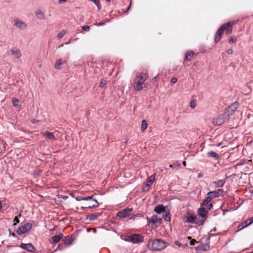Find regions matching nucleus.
<instances>
[{
    "label": "nucleus",
    "mask_w": 253,
    "mask_h": 253,
    "mask_svg": "<svg viewBox=\"0 0 253 253\" xmlns=\"http://www.w3.org/2000/svg\"><path fill=\"white\" fill-rule=\"evenodd\" d=\"M67 0H58V2L59 3H62L63 2H65Z\"/></svg>",
    "instance_id": "8fccbe9b"
},
{
    "label": "nucleus",
    "mask_w": 253,
    "mask_h": 253,
    "mask_svg": "<svg viewBox=\"0 0 253 253\" xmlns=\"http://www.w3.org/2000/svg\"><path fill=\"white\" fill-rule=\"evenodd\" d=\"M246 221L248 223V224L247 225H250L252 224L253 223V217L246 220Z\"/></svg>",
    "instance_id": "4c0bfd02"
},
{
    "label": "nucleus",
    "mask_w": 253,
    "mask_h": 253,
    "mask_svg": "<svg viewBox=\"0 0 253 253\" xmlns=\"http://www.w3.org/2000/svg\"><path fill=\"white\" fill-rule=\"evenodd\" d=\"M207 206V208H208V210H211L212 207V204L211 203L208 204Z\"/></svg>",
    "instance_id": "a18cd8bd"
},
{
    "label": "nucleus",
    "mask_w": 253,
    "mask_h": 253,
    "mask_svg": "<svg viewBox=\"0 0 253 253\" xmlns=\"http://www.w3.org/2000/svg\"><path fill=\"white\" fill-rule=\"evenodd\" d=\"M73 241V238L69 236H67L63 240L64 244L67 246L71 245L72 244Z\"/></svg>",
    "instance_id": "412c9836"
},
{
    "label": "nucleus",
    "mask_w": 253,
    "mask_h": 253,
    "mask_svg": "<svg viewBox=\"0 0 253 253\" xmlns=\"http://www.w3.org/2000/svg\"><path fill=\"white\" fill-rule=\"evenodd\" d=\"M94 25H97V26H101V25H103V23H98V24H94Z\"/></svg>",
    "instance_id": "864d4df0"
},
{
    "label": "nucleus",
    "mask_w": 253,
    "mask_h": 253,
    "mask_svg": "<svg viewBox=\"0 0 253 253\" xmlns=\"http://www.w3.org/2000/svg\"><path fill=\"white\" fill-rule=\"evenodd\" d=\"M38 122V121H36V120H33L32 121V122H33V123H35V122Z\"/></svg>",
    "instance_id": "13d9d810"
},
{
    "label": "nucleus",
    "mask_w": 253,
    "mask_h": 253,
    "mask_svg": "<svg viewBox=\"0 0 253 253\" xmlns=\"http://www.w3.org/2000/svg\"><path fill=\"white\" fill-rule=\"evenodd\" d=\"M194 52L192 51H187L185 55V60L190 61L194 55Z\"/></svg>",
    "instance_id": "5701e85b"
},
{
    "label": "nucleus",
    "mask_w": 253,
    "mask_h": 253,
    "mask_svg": "<svg viewBox=\"0 0 253 253\" xmlns=\"http://www.w3.org/2000/svg\"><path fill=\"white\" fill-rule=\"evenodd\" d=\"M220 191H210L207 195L212 199L213 198L216 197Z\"/></svg>",
    "instance_id": "4be33fe9"
},
{
    "label": "nucleus",
    "mask_w": 253,
    "mask_h": 253,
    "mask_svg": "<svg viewBox=\"0 0 253 253\" xmlns=\"http://www.w3.org/2000/svg\"><path fill=\"white\" fill-rule=\"evenodd\" d=\"M32 224L30 223H27L20 226L17 230V233L19 235L24 234L31 230Z\"/></svg>",
    "instance_id": "6e6552de"
},
{
    "label": "nucleus",
    "mask_w": 253,
    "mask_h": 253,
    "mask_svg": "<svg viewBox=\"0 0 253 253\" xmlns=\"http://www.w3.org/2000/svg\"><path fill=\"white\" fill-rule=\"evenodd\" d=\"M233 51L232 49H231V48H229V49H228L227 50V53H228V54H232V53H233Z\"/></svg>",
    "instance_id": "49530a36"
},
{
    "label": "nucleus",
    "mask_w": 253,
    "mask_h": 253,
    "mask_svg": "<svg viewBox=\"0 0 253 253\" xmlns=\"http://www.w3.org/2000/svg\"><path fill=\"white\" fill-rule=\"evenodd\" d=\"M63 62L61 59L58 60L55 65V68L56 69H60L61 66L62 65Z\"/></svg>",
    "instance_id": "a878e982"
},
{
    "label": "nucleus",
    "mask_w": 253,
    "mask_h": 253,
    "mask_svg": "<svg viewBox=\"0 0 253 253\" xmlns=\"http://www.w3.org/2000/svg\"><path fill=\"white\" fill-rule=\"evenodd\" d=\"M20 248L27 250L29 252H33L34 251V247L31 244H24L22 243L20 246Z\"/></svg>",
    "instance_id": "4468645a"
},
{
    "label": "nucleus",
    "mask_w": 253,
    "mask_h": 253,
    "mask_svg": "<svg viewBox=\"0 0 253 253\" xmlns=\"http://www.w3.org/2000/svg\"><path fill=\"white\" fill-rule=\"evenodd\" d=\"M131 3L130 2L129 6L128 7V8H127V9L126 10V12H127L128 11V10L129 9L130 6H131Z\"/></svg>",
    "instance_id": "5fc2aeb1"
},
{
    "label": "nucleus",
    "mask_w": 253,
    "mask_h": 253,
    "mask_svg": "<svg viewBox=\"0 0 253 253\" xmlns=\"http://www.w3.org/2000/svg\"><path fill=\"white\" fill-rule=\"evenodd\" d=\"M169 244L161 239H156L149 240L148 243V248L151 251H161L168 247Z\"/></svg>",
    "instance_id": "f257e3e1"
},
{
    "label": "nucleus",
    "mask_w": 253,
    "mask_h": 253,
    "mask_svg": "<svg viewBox=\"0 0 253 253\" xmlns=\"http://www.w3.org/2000/svg\"><path fill=\"white\" fill-rule=\"evenodd\" d=\"M63 46V44H62L61 45V46H60V47H62Z\"/></svg>",
    "instance_id": "0e129e2a"
},
{
    "label": "nucleus",
    "mask_w": 253,
    "mask_h": 253,
    "mask_svg": "<svg viewBox=\"0 0 253 253\" xmlns=\"http://www.w3.org/2000/svg\"><path fill=\"white\" fill-rule=\"evenodd\" d=\"M70 42V40L69 42H68L66 44H69Z\"/></svg>",
    "instance_id": "052dcab7"
},
{
    "label": "nucleus",
    "mask_w": 253,
    "mask_h": 253,
    "mask_svg": "<svg viewBox=\"0 0 253 253\" xmlns=\"http://www.w3.org/2000/svg\"><path fill=\"white\" fill-rule=\"evenodd\" d=\"M194 66H197V63H194Z\"/></svg>",
    "instance_id": "e2e57ef3"
},
{
    "label": "nucleus",
    "mask_w": 253,
    "mask_h": 253,
    "mask_svg": "<svg viewBox=\"0 0 253 253\" xmlns=\"http://www.w3.org/2000/svg\"><path fill=\"white\" fill-rule=\"evenodd\" d=\"M190 106L192 109L195 108L196 107V102L194 100L191 101L190 102Z\"/></svg>",
    "instance_id": "e433bc0d"
},
{
    "label": "nucleus",
    "mask_w": 253,
    "mask_h": 253,
    "mask_svg": "<svg viewBox=\"0 0 253 253\" xmlns=\"http://www.w3.org/2000/svg\"><path fill=\"white\" fill-rule=\"evenodd\" d=\"M224 183V181L222 180H219L217 182L215 183L216 187L219 188L222 187Z\"/></svg>",
    "instance_id": "2f4dec72"
},
{
    "label": "nucleus",
    "mask_w": 253,
    "mask_h": 253,
    "mask_svg": "<svg viewBox=\"0 0 253 253\" xmlns=\"http://www.w3.org/2000/svg\"><path fill=\"white\" fill-rule=\"evenodd\" d=\"M191 237H188V239H191Z\"/></svg>",
    "instance_id": "338daca9"
},
{
    "label": "nucleus",
    "mask_w": 253,
    "mask_h": 253,
    "mask_svg": "<svg viewBox=\"0 0 253 253\" xmlns=\"http://www.w3.org/2000/svg\"><path fill=\"white\" fill-rule=\"evenodd\" d=\"M125 240L133 244H139L144 241V238L140 234H134L126 236Z\"/></svg>",
    "instance_id": "7ed1b4c3"
},
{
    "label": "nucleus",
    "mask_w": 253,
    "mask_h": 253,
    "mask_svg": "<svg viewBox=\"0 0 253 253\" xmlns=\"http://www.w3.org/2000/svg\"><path fill=\"white\" fill-rule=\"evenodd\" d=\"M236 38L235 37H232L230 38L229 42L230 43H232V42L234 43V42H236Z\"/></svg>",
    "instance_id": "ea45409f"
},
{
    "label": "nucleus",
    "mask_w": 253,
    "mask_h": 253,
    "mask_svg": "<svg viewBox=\"0 0 253 253\" xmlns=\"http://www.w3.org/2000/svg\"><path fill=\"white\" fill-rule=\"evenodd\" d=\"M10 52L11 54L17 59L19 58L21 56L20 50L17 48H11L10 49Z\"/></svg>",
    "instance_id": "f3484780"
},
{
    "label": "nucleus",
    "mask_w": 253,
    "mask_h": 253,
    "mask_svg": "<svg viewBox=\"0 0 253 253\" xmlns=\"http://www.w3.org/2000/svg\"><path fill=\"white\" fill-rule=\"evenodd\" d=\"M136 78L138 80L134 85V88L136 90H140L143 88V84L144 81L147 79L148 75L147 74H136Z\"/></svg>",
    "instance_id": "f03ea898"
},
{
    "label": "nucleus",
    "mask_w": 253,
    "mask_h": 253,
    "mask_svg": "<svg viewBox=\"0 0 253 253\" xmlns=\"http://www.w3.org/2000/svg\"><path fill=\"white\" fill-rule=\"evenodd\" d=\"M238 21L230 22L223 24L221 27L223 31L225 30V33L227 35H230L232 32L233 26L237 23Z\"/></svg>",
    "instance_id": "0eeeda50"
},
{
    "label": "nucleus",
    "mask_w": 253,
    "mask_h": 253,
    "mask_svg": "<svg viewBox=\"0 0 253 253\" xmlns=\"http://www.w3.org/2000/svg\"><path fill=\"white\" fill-rule=\"evenodd\" d=\"M164 218L166 221H170V218L169 214L166 213V214L164 215Z\"/></svg>",
    "instance_id": "72a5a7b5"
},
{
    "label": "nucleus",
    "mask_w": 253,
    "mask_h": 253,
    "mask_svg": "<svg viewBox=\"0 0 253 253\" xmlns=\"http://www.w3.org/2000/svg\"><path fill=\"white\" fill-rule=\"evenodd\" d=\"M19 102V100L16 98H13L12 99V103L13 104V105L14 107H19V104H18Z\"/></svg>",
    "instance_id": "c85d7f7f"
},
{
    "label": "nucleus",
    "mask_w": 253,
    "mask_h": 253,
    "mask_svg": "<svg viewBox=\"0 0 253 253\" xmlns=\"http://www.w3.org/2000/svg\"><path fill=\"white\" fill-rule=\"evenodd\" d=\"M174 244L177 245V246L179 247H182L183 245L182 244H181L180 243H179L178 241H175L174 242Z\"/></svg>",
    "instance_id": "79ce46f5"
},
{
    "label": "nucleus",
    "mask_w": 253,
    "mask_h": 253,
    "mask_svg": "<svg viewBox=\"0 0 253 253\" xmlns=\"http://www.w3.org/2000/svg\"><path fill=\"white\" fill-rule=\"evenodd\" d=\"M209 248V245H207L206 246L201 245L197 248V250L200 249L202 251H206Z\"/></svg>",
    "instance_id": "7c9ffc66"
},
{
    "label": "nucleus",
    "mask_w": 253,
    "mask_h": 253,
    "mask_svg": "<svg viewBox=\"0 0 253 253\" xmlns=\"http://www.w3.org/2000/svg\"><path fill=\"white\" fill-rule=\"evenodd\" d=\"M91 196H88L87 197H84V198H80V197L77 198L78 200H91Z\"/></svg>",
    "instance_id": "c9c22d12"
},
{
    "label": "nucleus",
    "mask_w": 253,
    "mask_h": 253,
    "mask_svg": "<svg viewBox=\"0 0 253 253\" xmlns=\"http://www.w3.org/2000/svg\"><path fill=\"white\" fill-rule=\"evenodd\" d=\"M41 133L46 138L52 140H55V137L54 136L53 134L49 131H46L45 132H42Z\"/></svg>",
    "instance_id": "dca6fc26"
},
{
    "label": "nucleus",
    "mask_w": 253,
    "mask_h": 253,
    "mask_svg": "<svg viewBox=\"0 0 253 253\" xmlns=\"http://www.w3.org/2000/svg\"><path fill=\"white\" fill-rule=\"evenodd\" d=\"M252 193L253 194V191H252Z\"/></svg>",
    "instance_id": "774afa93"
},
{
    "label": "nucleus",
    "mask_w": 253,
    "mask_h": 253,
    "mask_svg": "<svg viewBox=\"0 0 253 253\" xmlns=\"http://www.w3.org/2000/svg\"><path fill=\"white\" fill-rule=\"evenodd\" d=\"M82 28L84 30L86 31H88L89 30V29H90V27H89V26H87V25L82 26Z\"/></svg>",
    "instance_id": "58836bf2"
},
{
    "label": "nucleus",
    "mask_w": 253,
    "mask_h": 253,
    "mask_svg": "<svg viewBox=\"0 0 253 253\" xmlns=\"http://www.w3.org/2000/svg\"><path fill=\"white\" fill-rule=\"evenodd\" d=\"M148 226L151 228H157L162 223V219L157 215L152 216L150 219L148 218Z\"/></svg>",
    "instance_id": "423d86ee"
},
{
    "label": "nucleus",
    "mask_w": 253,
    "mask_h": 253,
    "mask_svg": "<svg viewBox=\"0 0 253 253\" xmlns=\"http://www.w3.org/2000/svg\"><path fill=\"white\" fill-rule=\"evenodd\" d=\"M182 164H183V165L184 166H186V163H185V161H183V162H182Z\"/></svg>",
    "instance_id": "4d7b16f0"
},
{
    "label": "nucleus",
    "mask_w": 253,
    "mask_h": 253,
    "mask_svg": "<svg viewBox=\"0 0 253 253\" xmlns=\"http://www.w3.org/2000/svg\"><path fill=\"white\" fill-rule=\"evenodd\" d=\"M90 200L92 203L88 205V208H94L98 206V203L96 200H92L91 198Z\"/></svg>",
    "instance_id": "393cba45"
},
{
    "label": "nucleus",
    "mask_w": 253,
    "mask_h": 253,
    "mask_svg": "<svg viewBox=\"0 0 253 253\" xmlns=\"http://www.w3.org/2000/svg\"><path fill=\"white\" fill-rule=\"evenodd\" d=\"M197 212L198 215L202 218L201 220L205 221L207 217L208 211L205 208H201L198 210Z\"/></svg>",
    "instance_id": "9b49d317"
},
{
    "label": "nucleus",
    "mask_w": 253,
    "mask_h": 253,
    "mask_svg": "<svg viewBox=\"0 0 253 253\" xmlns=\"http://www.w3.org/2000/svg\"><path fill=\"white\" fill-rule=\"evenodd\" d=\"M243 228H244V226H242L241 224L239 225V226H238L239 230H242Z\"/></svg>",
    "instance_id": "09e8293b"
},
{
    "label": "nucleus",
    "mask_w": 253,
    "mask_h": 253,
    "mask_svg": "<svg viewBox=\"0 0 253 253\" xmlns=\"http://www.w3.org/2000/svg\"><path fill=\"white\" fill-rule=\"evenodd\" d=\"M207 154L209 157L214 158L216 160H218L219 158V155L213 151L209 152Z\"/></svg>",
    "instance_id": "b1692460"
},
{
    "label": "nucleus",
    "mask_w": 253,
    "mask_h": 253,
    "mask_svg": "<svg viewBox=\"0 0 253 253\" xmlns=\"http://www.w3.org/2000/svg\"><path fill=\"white\" fill-rule=\"evenodd\" d=\"M198 178H201L203 176V174L201 173H199L198 174Z\"/></svg>",
    "instance_id": "3c124183"
},
{
    "label": "nucleus",
    "mask_w": 253,
    "mask_h": 253,
    "mask_svg": "<svg viewBox=\"0 0 253 253\" xmlns=\"http://www.w3.org/2000/svg\"><path fill=\"white\" fill-rule=\"evenodd\" d=\"M216 231V228L215 227H214L211 231V232H212V231H213V232H215Z\"/></svg>",
    "instance_id": "6e6d98bb"
},
{
    "label": "nucleus",
    "mask_w": 253,
    "mask_h": 253,
    "mask_svg": "<svg viewBox=\"0 0 253 253\" xmlns=\"http://www.w3.org/2000/svg\"><path fill=\"white\" fill-rule=\"evenodd\" d=\"M211 199L208 195H207V197L203 202V205L205 206H207L211 202Z\"/></svg>",
    "instance_id": "bb28decb"
},
{
    "label": "nucleus",
    "mask_w": 253,
    "mask_h": 253,
    "mask_svg": "<svg viewBox=\"0 0 253 253\" xmlns=\"http://www.w3.org/2000/svg\"><path fill=\"white\" fill-rule=\"evenodd\" d=\"M241 164V163H239V164H238L237 165H240Z\"/></svg>",
    "instance_id": "69168bd1"
},
{
    "label": "nucleus",
    "mask_w": 253,
    "mask_h": 253,
    "mask_svg": "<svg viewBox=\"0 0 253 253\" xmlns=\"http://www.w3.org/2000/svg\"><path fill=\"white\" fill-rule=\"evenodd\" d=\"M155 180V174H153L152 175L149 177L145 183L144 188L146 189H149L151 187V185H152L154 181Z\"/></svg>",
    "instance_id": "f8f14e48"
},
{
    "label": "nucleus",
    "mask_w": 253,
    "mask_h": 253,
    "mask_svg": "<svg viewBox=\"0 0 253 253\" xmlns=\"http://www.w3.org/2000/svg\"><path fill=\"white\" fill-rule=\"evenodd\" d=\"M229 119L228 115L225 112L222 115H219L214 118L212 121V123L214 126H220L224 123Z\"/></svg>",
    "instance_id": "20e7f679"
},
{
    "label": "nucleus",
    "mask_w": 253,
    "mask_h": 253,
    "mask_svg": "<svg viewBox=\"0 0 253 253\" xmlns=\"http://www.w3.org/2000/svg\"><path fill=\"white\" fill-rule=\"evenodd\" d=\"M247 224H248V223L246 221H245L244 222H243L242 223H241L242 226H244V228L249 226V225H246Z\"/></svg>",
    "instance_id": "c03bdc74"
},
{
    "label": "nucleus",
    "mask_w": 253,
    "mask_h": 253,
    "mask_svg": "<svg viewBox=\"0 0 253 253\" xmlns=\"http://www.w3.org/2000/svg\"><path fill=\"white\" fill-rule=\"evenodd\" d=\"M63 237V235L62 234H60L58 235H55L51 238V243L52 244L57 243L61 240Z\"/></svg>",
    "instance_id": "a211bd4d"
},
{
    "label": "nucleus",
    "mask_w": 253,
    "mask_h": 253,
    "mask_svg": "<svg viewBox=\"0 0 253 253\" xmlns=\"http://www.w3.org/2000/svg\"><path fill=\"white\" fill-rule=\"evenodd\" d=\"M14 221H15L16 222L18 223L19 222V220L18 219V218L17 217H15Z\"/></svg>",
    "instance_id": "603ef678"
},
{
    "label": "nucleus",
    "mask_w": 253,
    "mask_h": 253,
    "mask_svg": "<svg viewBox=\"0 0 253 253\" xmlns=\"http://www.w3.org/2000/svg\"><path fill=\"white\" fill-rule=\"evenodd\" d=\"M107 82L105 80H101L99 84V87H103L106 84Z\"/></svg>",
    "instance_id": "f704fd0d"
},
{
    "label": "nucleus",
    "mask_w": 253,
    "mask_h": 253,
    "mask_svg": "<svg viewBox=\"0 0 253 253\" xmlns=\"http://www.w3.org/2000/svg\"><path fill=\"white\" fill-rule=\"evenodd\" d=\"M180 165L179 163L175 162V163H173V164H172V165H170L169 166V167L171 168L177 169L180 167Z\"/></svg>",
    "instance_id": "473e14b6"
},
{
    "label": "nucleus",
    "mask_w": 253,
    "mask_h": 253,
    "mask_svg": "<svg viewBox=\"0 0 253 253\" xmlns=\"http://www.w3.org/2000/svg\"><path fill=\"white\" fill-rule=\"evenodd\" d=\"M37 17L40 20H44L45 15L43 12L40 9H37L35 12Z\"/></svg>",
    "instance_id": "aec40b11"
},
{
    "label": "nucleus",
    "mask_w": 253,
    "mask_h": 253,
    "mask_svg": "<svg viewBox=\"0 0 253 253\" xmlns=\"http://www.w3.org/2000/svg\"><path fill=\"white\" fill-rule=\"evenodd\" d=\"M185 222L195 223L197 226H201L204 223V220H198L196 216L192 213H188L185 217Z\"/></svg>",
    "instance_id": "39448f33"
},
{
    "label": "nucleus",
    "mask_w": 253,
    "mask_h": 253,
    "mask_svg": "<svg viewBox=\"0 0 253 253\" xmlns=\"http://www.w3.org/2000/svg\"><path fill=\"white\" fill-rule=\"evenodd\" d=\"M67 32L66 31L63 30L60 33H59L57 35V38L59 39H61L66 34Z\"/></svg>",
    "instance_id": "c756f323"
},
{
    "label": "nucleus",
    "mask_w": 253,
    "mask_h": 253,
    "mask_svg": "<svg viewBox=\"0 0 253 253\" xmlns=\"http://www.w3.org/2000/svg\"><path fill=\"white\" fill-rule=\"evenodd\" d=\"M223 31H223V29L222 28V27L221 26L219 28V29L217 30V32L216 33V34L215 35L214 41H215V42H217L220 40L221 37L223 34Z\"/></svg>",
    "instance_id": "2eb2a0df"
},
{
    "label": "nucleus",
    "mask_w": 253,
    "mask_h": 253,
    "mask_svg": "<svg viewBox=\"0 0 253 253\" xmlns=\"http://www.w3.org/2000/svg\"><path fill=\"white\" fill-rule=\"evenodd\" d=\"M132 211L131 208H127L124 209L117 213V216L121 218H125L128 217L130 215V212Z\"/></svg>",
    "instance_id": "1a4fd4ad"
},
{
    "label": "nucleus",
    "mask_w": 253,
    "mask_h": 253,
    "mask_svg": "<svg viewBox=\"0 0 253 253\" xmlns=\"http://www.w3.org/2000/svg\"><path fill=\"white\" fill-rule=\"evenodd\" d=\"M238 106V103L235 102L232 104L226 109V110L225 111V113L227 114L228 116L229 117L230 115H232L234 114Z\"/></svg>",
    "instance_id": "9d476101"
},
{
    "label": "nucleus",
    "mask_w": 253,
    "mask_h": 253,
    "mask_svg": "<svg viewBox=\"0 0 253 253\" xmlns=\"http://www.w3.org/2000/svg\"><path fill=\"white\" fill-rule=\"evenodd\" d=\"M96 218V216L95 215H94V214L90 215V219L93 220V219H95Z\"/></svg>",
    "instance_id": "de8ad7c7"
},
{
    "label": "nucleus",
    "mask_w": 253,
    "mask_h": 253,
    "mask_svg": "<svg viewBox=\"0 0 253 253\" xmlns=\"http://www.w3.org/2000/svg\"><path fill=\"white\" fill-rule=\"evenodd\" d=\"M147 124L146 121L145 120H143L142 121L141 126V130L142 131H144L147 128Z\"/></svg>",
    "instance_id": "cd10ccee"
},
{
    "label": "nucleus",
    "mask_w": 253,
    "mask_h": 253,
    "mask_svg": "<svg viewBox=\"0 0 253 253\" xmlns=\"http://www.w3.org/2000/svg\"><path fill=\"white\" fill-rule=\"evenodd\" d=\"M107 2H109L111 0H106Z\"/></svg>",
    "instance_id": "680f3d73"
},
{
    "label": "nucleus",
    "mask_w": 253,
    "mask_h": 253,
    "mask_svg": "<svg viewBox=\"0 0 253 253\" xmlns=\"http://www.w3.org/2000/svg\"><path fill=\"white\" fill-rule=\"evenodd\" d=\"M195 243H196V241L194 239H193L190 241V244L192 246L194 245Z\"/></svg>",
    "instance_id": "37998d69"
},
{
    "label": "nucleus",
    "mask_w": 253,
    "mask_h": 253,
    "mask_svg": "<svg viewBox=\"0 0 253 253\" xmlns=\"http://www.w3.org/2000/svg\"><path fill=\"white\" fill-rule=\"evenodd\" d=\"M166 211L165 207L162 205H159L157 206L155 209L154 211L158 214L164 212Z\"/></svg>",
    "instance_id": "6ab92c4d"
},
{
    "label": "nucleus",
    "mask_w": 253,
    "mask_h": 253,
    "mask_svg": "<svg viewBox=\"0 0 253 253\" xmlns=\"http://www.w3.org/2000/svg\"><path fill=\"white\" fill-rule=\"evenodd\" d=\"M177 78L173 77L171 79L170 82L172 84H175L177 82Z\"/></svg>",
    "instance_id": "a19ab883"
},
{
    "label": "nucleus",
    "mask_w": 253,
    "mask_h": 253,
    "mask_svg": "<svg viewBox=\"0 0 253 253\" xmlns=\"http://www.w3.org/2000/svg\"><path fill=\"white\" fill-rule=\"evenodd\" d=\"M13 24L16 27L22 30L26 29L27 27V24L25 22L17 19L13 21Z\"/></svg>",
    "instance_id": "ddd939ff"
},
{
    "label": "nucleus",
    "mask_w": 253,
    "mask_h": 253,
    "mask_svg": "<svg viewBox=\"0 0 253 253\" xmlns=\"http://www.w3.org/2000/svg\"><path fill=\"white\" fill-rule=\"evenodd\" d=\"M63 198L65 199H67L68 198V197L67 196H63Z\"/></svg>",
    "instance_id": "bf43d9fd"
}]
</instances>
